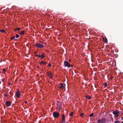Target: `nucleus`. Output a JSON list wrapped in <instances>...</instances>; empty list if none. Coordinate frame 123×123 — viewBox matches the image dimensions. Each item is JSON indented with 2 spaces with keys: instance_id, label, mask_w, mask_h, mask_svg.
<instances>
[{
  "instance_id": "f257e3e1",
  "label": "nucleus",
  "mask_w": 123,
  "mask_h": 123,
  "mask_svg": "<svg viewBox=\"0 0 123 123\" xmlns=\"http://www.w3.org/2000/svg\"><path fill=\"white\" fill-rule=\"evenodd\" d=\"M121 113V111H119L118 110H115L112 112L113 114H114L115 116L116 117H117L118 116L120 115V114H119Z\"/></svg>"
},
{
  "instance_id": "f03ea898",
  "label": "nucleus",
  "mask_w": 123,
  "mask_h": 123,
  "mask_svg": "<svg viewBox=\"0 0 123 123\" xmlns=\"http://www.w3.org/2000/svg\"><path fill=\"white\" fill-rule=\"evenodd\" d=\"M73 66L72 65H70V64L68 61H65L64 62V67H67L68 68L72 67Z\"/></svg>"
},
{
  "instance_id": "7ed1b4c3",
  "label": "nucleus",
  "mask_w": 123,
  "mask_h": 123,
  "mask_svg": "<svg viewBox=\"0 0 123 123\" xmlns=\"http://www.w3.org/2000/svg\"><path fill=\"white\" fill-rule=\"evenodd\" d=\"M106 119L105 118H102L101 119H99L98 120V123H105Z\"/></svg>"
},
{
  "instance_id": "20e7f679",
  "label": "nucleus",
  "mask_w": 123,
  "mask_h": 123,
  "mask_svg": "<svg viewBox=\"0 0 123 123\" xmlns=\"http://www.w3.org/2000/svg\"><path fill=\"white\" fill-rule=\"evenodd\" d=\"M53 116L55 118H57L59 116V114L58 112L54 111L53 112Z\"/></svg>"
},
{
  "instance_id": "39448f33",
  "label": "nucleus",
  "mask_w": 123,
  "mask_h": 123,
  "mask_svg": "<svg viewBox=\"0 0 123 123\" xmlns=\"http://www.w3.org/2000/svg\"><path fill=\"white\" fill-rule=\"evenodd\" d=\"M35 46L37 48H42L44 47V46L43 45L37 43L35 44Z\"/></svg>"
},
{
  "instance_id": "423d86ee",
  "label": "nucleus",
  "mask_w": 123,
  "mask_h": 123,
  "mask_svg": "<svg viewBox=\"0 0 123 123\" xmlns=\"http://www.w3.org/2000/svg\"><path fill=\"white\" fill-rule=\"evenodd\" d=\"M62 123H65V116L64 114H63L62 116Z\"/></svg>"
},
{
  "instance_id": "0eeeda50",
  "label": "nucleus",
  "mask_w": 123,
  "mask_h": 123,
  "mask_svg": "<svg viewBox=\"0 0 123 123\" xmlns=\"http://www.w3.org/2000/svg\"><path fill=\"white\" fill-rule=\"evenodd\" d=\"M47 74L49 76V77L50 78H52V75L53 74L51 72H48L47 73Z\"/></svg>"
},
{
  "instance_id": "6e6552de",
  "label": "nucleus",
  "mask_w": 123,
  "mask_h": 123,
  "mask_svg": "<svg viewBox=\"0 0 123 123\" xmlns=\"http://www.w3.org/2000/svg\"><path fill=\"white\" fill-rule=\"evenodd\" d=\"M20 92L19 91V89H18V91H17V92L16 93V95L17 98H19L20 97Z\"/></svg>"
},
{
  "instance_id": "1a4fd4ad",
  "label": "nucleus",
  "mask_w": 123,
  "mask_h": 123,
  "mask_svg": "<svg viewBox=\"0 0 123 123\" xmlns=\"http://www.w3.org/2000/svg\"><path fill=\"white\" fill-rule=\"evenodd\" d=\"M11 104V102L10 101H6V104L7 106H9Z\"/></svg>"
},
{
  "instance_id": "9d476101",
  "label": "nucleus",
  "mask_w": 123,
  "mask_h": 123,
  "mask_svg": "<svg viewBox=\"0 0 123 123\" xmlns=\"http://www.w3.org/2000/svg\"><path fill=\"white\" fill-rule=\"evenodd\" d=\"M59 87L61 89H62L63 87V85L62 83H60L59 85Z\"/></svg>"
},
{
  "instance_id": "9b49d317",
  "label": "nucleus",
  "mask_w": 123,
  "mask_h": 123,
  "mask_svg": "<svg viewBox=\"0 0 123 123\" xmlns=\"http://www.w3.org/2000/svg\"><path fill=\"white\" fill-rule=\"evenodd\" d=\"M40 64H41L46 65L47 64L46 62L45 61H41L40 63Z\"/></svg>"
},
{
  "instance_id": "f8f14e48",
  "label": "nucleus",
  "mask_w": 123,
  "mask_h": 123,
  "mask_svg": "<svg viewBox=\"0 0 123 123\" xmlns=\"http://www.w3.org/2000/svg\"><path fill=\"white\" fill-rule=\"evenodd\" d=\"M41 56L42 58H43L46 56L45 55L44 53H43L41 55Z\"/></svg>"
},
{
  "instance_id": "ddd939ff",
  "label": "nucleus",
  "mask_w": 123,
  "mask_h": 123,
  "mask_svg": "<svg viewBox=\"0 0 123 123\" xmlns=\"http://www.w3.org/2000/svg\"><path fill=\"white\" fill-rule=\"evenodd\" d=\"M86 98L88 99H90L91 98V97L89 95H86Z\"/></svg>"
},
{
  "instance_id": "4468645a",
  "label": "nucleus",
  "mask_w": 123,
  "mask_h": 123,
  "mask_svg": "<svg viewBox=\"0 0 123 123\" xmlns=\"http://www.w3.org/2000/svg\"><path fill=\"white\" fill-rule=\"evenodd\" d=\"M103 40L105 43H106L107 42V40L106 38H103Z\"/></svg>"
},
{
  "instance_id": "2eb2a0df",
  "label": "nucleus",
  "mask_w": 123,
  "mask_h": 123,
  "mask_svg": "<svg viewBox=\"0 0 123 123\" xmlns=\"http://www.w3.org/2000/svg\"><path fill=\"white\" fill-rule=\"evenodd\" d=\"M24 33H25V31H22L20 33V34L21 35H23L24 34Z\"/></svg>"
},
{
  "instance_id": "dca6fc26",
  "label": "nucleus",
  "mask_w": 123,
  "mask_h": 123,
  "mask_svg": "<svg viewBox=\"0 0 123 123\" xmlns=\"http://www.w3.org/2000/svg\"><path fill=\"white\" fill-rule=\"evenodd\" d=\"M73 112H71V113H70L69 115L70 116H72L73 114Z\"/></svg>"
},
{
  "instance_id": "f3484780",
  "label": "nucleus",
  "mask_w": 123,
  "mask_h": 123,
  "mask_svg": "<svg viewBox=\"0 0 123 123\" xmlns=\"http://www.w3.org/2000/svg\"><path fill=\"white\" fill-rule=\"evenodd\" d=\"M15 36H13L12 37H11L10 38V39L11 40H12L14 39L15 38Z\"/></svg>"
},
{
  "instance_id": "a211bd4d",
  "label": "nucleus",
  "mask_w": 123,
  "mask_h": 123,
  "mask_svg": "<svg viewBox=\"0 0 123 123\" xmlns=\"http://www.w3.org/2000/svg\"><path fill=\"white\" fill-rule=\"evenodd\" d=\"M19 37V35L18 34H16L15 36V37L16 38H18Z\"/></svg>"
},
{
  "instance_id": "6ab92c4d",
  "label": "nucleus",
  "mask_w": 123,
  "mask_h": 123,
  "mask_svg": "<svg viewBox=\"0 0 123 123\" xmlns=\"http://www.w3.org/2000/svg\"><path fill=\"white\" fill-rule=\"evenodd\" d=\"M0 31L2 32H5V30L4 29L0 30Z\"/></svg>"
},
{
  "instance_id": "aec40b11",
  "label": "nucleus",
  "mask_w": 123,
  "mask_h": 123,
  "mask_svg": "<svg viewBox=\"0 0 123 123\" xmlns=\"http://www.w3.org/2000/svg\"><path fill=\"white\" fill-rule=\"evenodd\" d=\"M114 123H120V122L118 121H116Z\"/></svg>"
},
{
  "instance_id": "412c9836",
  "label": "nucleus",
  "mask_w": 123,
  "mask_h": 123,
  "mask_svg": "<svg viewBox=\"0 0 123 123\" xmlns=\"http://www.w3.org/2000/svg\"><path fill=\"white\" fill-rule=\"evenodd\" d=\"M84 115V113H81L80 114V116L81 117H83V115Z\"/></svg>"
},
{
  "instance_id": "4be33fe9",
  "label": "nucleus",
  "mask_w": 123,
  "mask_h": 123,
  "mask_svg": "<svg viewBox=\"0 0 123 123\" xmlns=\"http://www.w3.org/2000/svg\"><path fill=\"white\" fill-rule=\"evenodd\" d=\"M94 115V113H92L89 115V116L90 117H92Z\"/></svg>"
},
{
  "instance_id": "5701e85b",
  "label": "nucleus",
  "mask_w": 123,
  "mask_h": 123,
  "mask_svg": "<svg viewBox=\"0 0 123 123\" xmlns=\"http://www.w3.org/2000/svg\"><path fill=\"white\" fill-rule=\"evenodd\" d=\"M36 56H37L39 58L40 57H41V55H36Z\"/></svg>"
},
{
  "instance_id": "b1692460",
  "label": "nucleus",
  "mask_w": 123,
  "mask_h": 123,
  "mask_svg": "<svg viewBox=\"0 0 123 123\" xmlns=\"http://www.w3.org/2000/svg\"><path fill=\"white\" fill-rule=\"evenodd\" d=\"M20 28H19V27L18 28H17V31H19V30H20Z\"/></svg>"
},
{
  "instance_id": "393cba45",
  "label": "nucleus",
  "mask_w": 123,
  "mask_h": 123,
  "mask_svg": "<svg viewBox=\"0 0 123 123\" xmlns=\"http://www.w3.org/2000/svg\"><path fill=\"white\" fill-rule=\"evenodd\" d=\"M104 86H107V84L106 83H105V84H104Z\"/></svg>"
},
{
  "instance_id": "a878e982",
  "label": "nucleus",
  "mask_w": 123,
  "mask_h": 123,
  "mask_svg": "<svg viewBox=\"0 0 123 123\" xmlns=\"http://www.w3.org/2000/svg\"><path fill=\"white\" fill-rule=\"evenodd\" d=\"M48 66L49 67L51 66V64L49 63L48 64Z\"/></svg>"
},
{
  "instance_id": "bb28decb",
  "label": "nucleus",
  "mask_w": 123,
  "mask_h": 123,
  "mask_svg": "<svg viewBox=\"0 0 123 123\" xmlns=\"http://www.w3.org/2000/svg\"><path fill=\"white\" fill-rule=\"evenodd\" d=\"M4 95L5 97H7V94H4Z\"/></svg>"
},
{
  "instance_id": "cd10ccee",
  "label": "nucleus",
  "mask_w": 123,
  "mask_h": 123,
  "mask_svg": "<svg viewBox=\"0 0 123 123\" xmlns=\"http://www.w3.org/2000/svg\"><path fill=\"white\" fill-rule=\"evenodd\" d=\"M3 70V71L4 72H5L6 71V69L5 68H4Z\"/></svg>"
},
{
  "instance_id": "c85d7f7f",
  "label": "nucleus",
  "mask_w": 123,
  "mask_h": 123,
  "mask_svg": "<svg viewBox=\"0 0 123 123\" xmlns=\"http://www.w3.org/2000/svg\"><path fill=\"white\" fill-rule=\"evenodd\" d=\"M5 80V79L4 78H3L2 80H1L3 81V82Z\"/></svg>"
},
{
  "instance_id": "c756f323",
  "label": "nucleus",
  "mask_w": 123,
  "mask_h": 123,
  "mask_svg": "<svg viewBox=\"0 0 123 123\" xmlns=\"http://www.w3.org/2000/svg\"><path fill=\"white\" fill-rule=\"evenodd\" d=\"M24 102H25V103L26 104H27V102L26 101H25Z\"/></svg>"
},
{
  "instance_id": "7c9ffc66",
  "label": "nucleus",
  "mask_w": 123,
  "mask_h": 123,
  "mask_svg": "<svg viewBox=\"0 0 123 123\" xmlns=\"http://www.w3.org/2000/svg\"><path fill=\"white\" fill-rule=\"evenodd\" d=\"M119 114H120V116H121L122 115V113H121V112Z\"/></svg>"
},
{
  "instance_id": "2f4dec72",
  "label": "nucleus",
  "mask_w": 123,
  "mask_h": 123,
  "mask_svg": "<svg viewBox=\"0 0 123 123\" xmlns=\"http://www.w3.org/2000/svg\"><path fill=\"white\" fill-rule=\"evenodd\" d=\"M14 30L16 31H17V28H16L15 29H14Z\"/></svg>"
},
{
  "instance_id": "473e14b6",
  "label": "nucleus",
  "mask_w": 123,
  "mask_h": 123,
  "mask_svg": "<svg viewBox=\"0 0 123 123\" xmlns=\"http://www.w3.org/2000/svg\"><path fill=\"white\" fill-rule=\"evenodd\" d=\"M37 68H39V67L38 66H37Z\"/></svg>"
},
{
  "instance_id": "72a5a7b5",
  "label": "nucleus",
  "mask_w": 123,
  "mask_h": 123,
  "mask_svg": "<svg viewBox=\"0 0 123 123\" xmlns=\"http://www.w3.org/2000/svg\"><path fill=\"white\" fill-rule=\"evenodd\" d=\"M37 52H36L35 53V54H36V53H37Z\"/></svg>"
},
{
  "instance_id": "f704fd0d",
  "label": "nucleus",
  "mask_w": 123,
  "mask_h": 123,
  "mask_svg": "<svg viewBox=\"0 0 123 123\" xmlns=\"http://www.w3.org/2000/svg\"><path fill=\"white\" fill-rule=\"evenodd\" d=\"M123 117H122V118H121V120H123Z\"/></svg>"
},
{
  "instance_id": "c9c22d12",
  "label": "nucleus",
  "mask_w": 123,
  "mask_h": 123,
  "mask_svg": "<svg viewBox=\"0 0 123 123\" xmlns=\"http://www.w3.org/2000/svg\"><path fill=\"white\" fill-rule=\"evenodd\" d=\"M35 55L36 56V55H36V54H35Z\"/></svg>"
},
{
  "instance_id": "e433bc0d",
  "label": "nucleus",
  "mask_w": 123,
  "mask_h": 123,
  "mask_svg": "<svg viewBox=\"0 0 123 123\" xmlns=\"http://www.w3.org/2000/svg\"><path fill=\"white\" fill-rule=\"evenodd\" d=\"M11 84V83H9V85H10Z\"/></svg>"
},
{
  "instance_id": "4c0bfd02",
  "label": "nucleus",
  "mask_w": 123,
  "mask_h": 123,
  "mask_svg": "<svg viewBox=\"0 0 123 123\" xmlns=\"http://www.w3.org/2000/svg\"><path fill=\"white\" fill-rule=\"evenodd\" d=\"M42 43H44V42H42Z\"/></svg>"
},
{
  "instance_id": "58836bf2",
  "label": "nucleus",
  "mask_w": 123,
  "mask_h": 123,
  "mask_svg": "<svg viewBox=\"0 0 123 123\" xmlns=\"http://www.w3.org/2000/svg\"><path fill=\"white\" fill-rule=\"evenodd\" d=\"M1 82L0 81V84H1Z\"/></svg>"
},
{
  "instance_id": "ea45409f",
  "label": "nucleus",
  "mask_w": 123,
  "mask_h": 123,
  "mask_svg": "<svg viewBox=\"0 0 123 123\" xmlns=\"http://www.w3.org/2000/svg\"><path fill=\"white\" fill-rule=\"evenodd\" d=\"M121 123H123V121Z\"/></svg>"
},
{
  "instance_id": "a19ab883",
  "label": "nucleus",
  "mask_w": 123,
  "mask_h": 123,
  "mask_svg": "<svg viewBox=\"0 0 123 123\" xmlns=\"http://www.w3.org/2000/svg\"><path fill=\"white\" fill-rule=\"evenodd\" d=\"M1 73V71H0V73Z\"/></svg>"
},
{
  "instance_id": "79ce46f5",
  "label": "nucleus",
  "mask_w": 123,
  "mask_h": 123,
  "mask_svg": "<svg viewBox=\"0 0 123 123\" xmlns=\"http://www.w3.org/2000/svg\"><path fill=\"white\" fill-rule=\"evenodd\" d=\"M113 78V77H111V78Z\"/></svg>"
}]
</instances>
